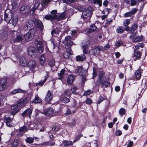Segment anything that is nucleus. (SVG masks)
I'll use <instances>...</instances> for the list:
<instances>
[{
  "mask_svg": "<svg viewBox=\"0 0 147 147\" xmlns=\"http://www.w3.org/2000/svg\"><path fill=\"white\" fill-rule=\"evenodd\" d=\"M97 29V27L95 26V24H93L91 25L90 29H87L86 31L88 33H90L96 31Z\"/></svg>",
  "mask_w": 147,
  "mask_h": 147,
  "instance_id": "nucleus-21",
  "label": "nucleus"
},
{
  "mask_svg": "<svg viewBox=\"0 0 147 147\" xmlns=\"http://www.w3.org/2000/svg\"><path fill=\"white\" fill-rule=\"evenodd\" d=\"M20 143V141L18 139H15L13 142L12 147H18Z\"/></svg>",
  "mask_w": 147,
  "mask_h": 147,
  "instance_id": "nucleus-36",
  "label": "nucleus"
},
{
  "mask_svg": "<svg viewBox=\"0 0 147 147\" xmlns=\"http://www.w3.org/2000/svg\"><path fill=\"white\" fill-rule=\"evenodd\" d=\"M77 89V88L76 86H74L73 87H72L71 89V90L72 91V93L73 94H76V93L75 92Z\"/></svg>",
  "mask_w": 147,
  "mask_h": 147,
  "instance_id": "nucleus-60",
  "label": "nucleus"
},
{
  "mask_svg": "<svg viewBox=\"0 0 147 147\" xmlns=\"http://www.w3.org/2000/svg\"><path fill=\"white\" fill-rule=\"evenodd\" d=\"M28 130V129L27 125H24L23 127H20L19 129L20 131L23 133H25Z\"/></svg>",
  "mask_w": 147,
  "mask_h": 147,
  "instance_id": "nucleus-34",
  "label": "nucleus"
},
{
  "mask_svg": "<svg viewBox=\"0 0 147 147\" xmlns=\"http://www.w3.org/2000/svg\"><path fill=\"white\" fill-rule=\"evenodd\" d=\"M25 91L22 90L21 89H17L13 90L10 92V94L11 95L15 94L16 93H24Z\"/></svg>",
  "mask_w": 147,
  "mask_h": 147,
  "instance_id": "nucleus-27",
  "label": "nucleus"
},
{
  "mask_svg": "<svg viewBox=\"0 0 147 147\" xmlns=\"http://www.w3.org/2000/svg\"><path fill=\"white\" fill-rule=\"evenodd\" d=\"M4 121V122L6 123L7 126L8 127H11L13 126V125L11 123V119L10 117H5Z\"/></svg>",
  "mask_w": 147,
  "mask_h": 147,
  "instance_id": "nucleus-12",
  "label": "nucleus"
},
{
  "mask_svg": "<svg viewBox=\"0 0 147 147\" xmlns=\"http://www.w3.org/2000/svg\"><path fill=\"white\" fill-rule=\"evenodd\" d=\"M130 38L134 42H137L141 41L143 39L142 36H137L134 37L133 35H131L130 36Z\"/></svg>",
  "mask_w": 147,
  "mask_h": 147,
  "instance_id": "nucleus-9",
  "label": "nucleus"
},
{
  "mask_svg": "<svg viewBox=\"0 0 147 147\" xmlns=\"http://www.w3.org/2000/svg\"><path fill=\"white\" fill-rule=\"evenodd\" d=\"M104 49L102 47L95 46L90 51V53L91 55H98L100 51H103Z\"/></svg>",
  "mask_w": 147,
  "mask_h": 147,
  "instance_id": "nucleus-2",
  "label": "nucleus"
},
{
  "mask_svg": "<svg viewBox=\"0 0 147 147\" xmlns=\"http://www.w3.org/2000/svg\"><path fill=\"white\" fill-rule=\"evenodd\" d=\"M66 15L67 14L65 11L61 13L59 16H57V20L59 21L63 19L64 18L66 17Z\"/></svg>",
  "mask_w": 147,
  "mask_h": 147,
  "instance_id": "nucleus-29",
  "label": "nucleus"
},
{
  "mask_svg": "<svg viewBox=\"0 0 147 147\" xmlns=\"http://www.w3.org/2000/svg\"><path fill=\"white\" fill-rule=\"evenodd\" d=\"M11 108V109L13 111L11 113V114L13 116L20 109L19 108L16 104L12 106Z\"/></svg>",
  "mask_w": 147,
  "mask_h": 147,
  "instance_id": "nucleus-18",
  "label": "nucleus"
},
{
  "mask_svg": "<svg viewBox=\"0 0 147 147\" xmlns=\"http://www.w3.org/2000/svg\"><path fill=\"white\" fill-rule=\"evenodd\" d=\"M63 147H67L73 144L74 142L70 141L64 140L62 142Z\"/></svg>",
  "mask_w": 147,
  "mask_h": 147,
  "instance_id": "nucleus-19",
  "label": "nucleus"
},
{
  "mask_svg": "<svg viewBox=\"0 0 147 147\" xmlns=\"http://www.w3.org/2000/svg\"><path fill=\"white\" fill-rule=\"evenodd\" d=\"M42 101V100L38 96H36L33 100L32 102L34 103H39L41 102Z\"/></svg>",
  "mask_w": 147,
  "mask_h": 147,
  "instance_id": "nucleus-37",
  "label": "nucleus"
},
{
  "mask_svg": "<svg viewBox=\"0 0 147 147\" xmlns=\"http://www.w3.org/2000/svg\"><path fill=\"white\" fill-rule=\"evenodd\" d=\"M53 92L50 90H49L46 95L45 100L48 101H49L51 100L53 97Z\"/></svg>",
  "mask_w": 147,
  "mask_h": 147,
  "instance_id": "nucleus-17",
  "label": "nucleus"
},
{
  "mask_svg": "<svg viewBox=\"0 0 147 147\" xmlns=\"http://www.w3.org/2000/svg\"><path fill=\"white\" fill-rule=\"evenodd\" d=\"M65 72V70L63 69H62L60 73L58 74V76H59L58 78L59 79L62 80V79L64 78Z\"/></svg>",
  "mask_w": 147,
  "mask_h": 147,
  "instance_id": "nucleus-39",
  "label": "nucleus"
},
{
  "mask_svg": "<svg viewBox=\"0 0 147 147\" xmlns=\"http://www.w3.org/2000/svg\"><path fill=\"white\" fill-rule=\"evenodd\" d=\"M28 129L33 130L34 129H37V127H36L35 126H36V125L34 123H29L27 125Z\"/></svg>",
  "mask_w": 147,
  "mask_h": 147,
  "instance_id": "nucleus-28",
  "label": "nucleus"
},
{
  "mask_svg": "<svg viewBox=\"0 0 147 147\" xmlns=\"http://www.w3.org/2000/svg\"><path fill=\"white\" fill-rule=\"evenodd\" d=\"M33 21L36 27H37L40 30H43L44 28V26L41 21L36 18L34 19Z\"/></svg>",
  "mask_w": 147,
  "mask_h": 147,
  "instance_id": "nucleus-5",
  "label": "nucleus"
},
{
  "mask_svg": "<svg viewBox=\"0 0 147 147\" xmlns=\"http://www.w3.org/2000/svg\"><path fill=\"white\" fill-rule=\"evenodd\" d=\"M34 140V139L33 137H27L25 140V141L27 143L31 144L32 143Z\"/></svg>",
  "mask_w": 147,
  "mask_h": 147,
  "instance_id": "nucleus-42",
  "label": "nucleus"
},
{
  "mask_svg": "<svg viewBox=\"0 0 147 147\" xmlns=\"http://www.w3.org/2000/svg\"><path fill=\"white\" fill-rule=\"evenodd\" d=\"M12 5L13 8L16 9L18 7V5L16 1H13L12 3Z\"/></svg>",
  "mask_w": 147,
  "mask_h": 147,
  "instance_id": "nucleus-54",
  "label": "nucleus"
},
{
  "mask_svg": "<svg viewBox=\"0 0 147 147\" xmlns=\"http://www.w3.org/2000/svg\"><path fill=\"white\" fill-rule=\"evenodd\" d=\"M32 24H31L30 22H26L23 26V29L24 30L26 31L28 30L32 26Z\"/></svg>",
  "mask_w": 147,
  "mask_h": 147,
  "instance_id": "nucleus-33",
  "label": "nucleus"
},
{
  "mask_svg": "<svg viewBox=\"0 0 147 147\" xmlns=\"http://www.w3.org/2000/svg\"><path fill=\"white\" fill-rule=\"evenodd\" d=\"M11 24L14 26H15L18 22V17L16 16H12L11 18Z\"/></svg>",
  "mask_w": 147,
  "mask_h": 147,
  "instance_id": "nucleus-26",
  "label": "nucleus"
},
{
  "mask_svg": "<svg viewBox=\"0 0 147 147\" xmlns=\"http://www.w3.org/2000/svg\"><path fill=\"white\" fill-rule=\"evenodd\" d=\"M92 2L95 4H98L99 7L102 5L101 0H92Z\"/></svg>",
  "mask_w": 147,
  "mask_h": 147,
  "instance_id": "nucleus-45",
  "label": "nucleus"
},
{
  "mask_svg": "<svg viewBox=\"0 0 147 147\" xmlns=\"http://www.w3.org/2000/svg\"><path fill=\"white\" fill-rule=\"evenodd\" d=\"M124 28L123 26H120L117 27L116 29V31L117 33L122 34L124 32Z\"/></svg>",
  "mask_w": 147,
  "mask_h": 147,
  "instance_id": "nucleus-35",
  "label": "nucleus"
},
{
  "mask_svg": "<svg viewBox=\"0 0 147 147\" xmlns=\"http://www.w3.org/2000/svg\"><path fill=\"white\" fill-rule=\"evenodd\" d=\"M137 1L135 0H131V1L130 5L131 6H134L136 4Z\"/></svg>",
  "mask_w": 147,
  "mask_h": 147,
  "instance_id": "nucleus-61",
  "label": "nucleus"
},
{
  "mask_svg": "<svg viewBox=\"0 0 147 147\" xmlns=\"http://www.w3.org/2000/svg\"><path fill=\"white\" fill-rule=\"evenodd\" d=\"M40 4L38 2L36 3L33 6L31 9V11H32V13H34L35 10L38 7Z\"/></svg>",
  "mask_w": 147,
  "mask_h": 147,
  "instance_id": "nucleus-43",
  "label": "nucleus"
},
{
  "mask_svg": "<svg viewBox=\"0 0 147 147\" xmlns=\"http://www.w3.org/2000/svg\"><path fill=\"white\" fill-rule=\"evenodd\" d=\"M76 77L75 76L72 75H69L67 78V83H73Z\"/></svg>",
  "mask_w": 147,
  "mask_h": 147,
  "instance_id": "nucleus-24",
  "label": "nucleus"
},
{
  "mask_svg": "<svg viewBox=\"0 0 147 147\" xmlns=\"http://www.w3.org/2000/svg\"><path fill=\"white\" fill-rule=\"evenodd\" d=\"M134 55L137 58H139L140 56V54L138 50H135Z\"/></svg>",
  "mask_w": 147,
  "mask_h": 147,
  "instance_id": "nucleus-47",
  "label": "nucleus"
},
{
  "mask_svg": "<svg viewBox=\"0 0 147 147\" xmlns=\"http://www.w3.org/2000/svg\"><path fill=\"white\" fill-rule=\"evenodd\" d=\"M36 30L35 28H33L25 35L24 36L26 40L28 41L31 40L35 33Z\"/></svg>",
  "mask_w": 147,
  "mask_h": 147,
  "instance_id": "nucleus-3",
  "label": "nucleus"
},
{
  "mask_svg": "<svg viewBox=\"0 0 147 147\" xmlns=\"http://www.w3.org/2000/svg\"><path fill=\"white\" fill-rule=\"evenodd\" d=\"M51 15H53V16H55L56 17L55 19H57V16L56 15V14L57 13V11L56 10H53L51 11Z\"/></svg>",
  "mask_w": 147,
  "mask_h": 147,
  "instance_id": "nucleus-52",
  "label": "nucleus"
},
{
  "mask_svg": "<svg viewBox=\"0 0 147 147\" xmlns=\"http://www.w3.org/2000/svg\"><path fill=\"white\" fill-rule=\"evenodd\" d=\"M75 111H73L72 112H71V111L70 109H67L66 112L65 113V116H67L72 113H75Z\"/></svg>",
  "mask_w": 147,
  "mask_h": 147,
  "instance_id": "nucleus-48",
  "label": "nucleus"
},
{
  "mask_svg": "<svg viewBox=\"0 0 147 147\" xmlns=\"http://www.w3.org/2000/svg\"><path fill=\"white\" fill-rule=\"evenodd\" d=\"M56 17L51 14H47L45 16L44 18L47 20H54L55 19Z\"/></svg>",
  "mask_w": 147,
  "mask_h": 147,
  "instance_id": "nucleus-30",
  "label": "nucleus"
},
{
  "mask_svg": "<svg viewBox=\"0 0 147 147\" xmlns=\"http://www.w3.org/2000/svg\"><path fill=\"white\" fill-rule=\"evenodd\" d=\"M66 52L69 53V54L72 55V52L70 47H67V48L65 47Z\"/></svg>",
  "mask_w": 147,
  "mask_h": 147,
  "instance_id": "nucleus-53",
  "label": "nucleus"
},
{
  "mask_svg": "<svg viewBox=\"0 0 147 147\" xmlns=\"http://www.w3.org/2000/svg\"><path fill=\"white\" fill-rule=\"evenodd\" d=\"M141 71L139 70H137L135 72V75L136 78L138 80H139L141 76Z\"/></svg>",
  "mask_w": 147,
  "mask_h": 147,
  "instance_id": "nucleus-40",
  "label": "nucleus"
},
{
  "mask_svg": "<svg viewBox=\"0 0 147 147\" xmlns=\"http://www.w3.org/2000/svg\"><path fill=\"white\" fill-rule=\"evenodd\" d=\"M123 44V42L122 41H120L117 42L115 44L116 46L117 47H119Z\"/></svg>",
  "mask_w": 147,
  "mask_h": 147,
  "instance_id": "nucleus-62",
  "label": "nucleus"
},
{
  "mask_svg": "<svg viewBox=\"0 0 147 147\" xmlns=\"http://www.w3.org/2000/svg\"><path fill=\"white\" fill-rule=\"evenodd\" d=\"M28 54L31 57H36L38 54V52L35 48L31 47L28 49Z\"/></svg>",
  "mask_w": 147,
  "mask_h": 147,
  "instance_id": "nucleus-6",
  "label": "nucleus"
},
{
  "mask_svg": "<svg viewBox=\"0 0 147 147\" xmlns=\"http://www.w3.org/2000/svg\"><path fill=\"white\" fill-rule=\"evenodd\" d=\"M23 40V38L22 36L21 35H18L16 39H15L13 40L14 43H15L16 42H21Z\"/></svg>",
  "mask_w": 147,
  "mask_h": 147,
  "instance_id": "nucleus-41",
  "label": "nucleus"
},
{
  "mask_svg": "<svg viewBox=\"0 0 147 147\" xmlns=\"http://www.w3.org/2000/svg\"><path fill=\"white\" fill-rule=\"evenodd\" d=\"M36 65V62L34 60L30 61L28 63V66L30 69L34 68Z\"/></svg>",
  "mask_w": 147,
  "mask_h": 147,
  "instance_id": "nucleus-23",
  "label": "nucleus"
},
{
  "mask_svg": "<svg viewBox=\"0 0 147 147\" xmlns=\"http://www.w3.org/2000/svg\"><path fill=\"white\" fill-rule=\"evenodd\" d=\"M51 0H42L41 4L43 7H46L48 5Z\"/></svg>",
  "mask_w": 147,
  "mask_h": 147,
  "instance_id": "nucleus-38",
  "label": "nucleus"
},
{
  "mask_svg": "<svg viewBox=\"0 0 147 147\" xmlns=\"http://www.w3.org/2000/svg\"><path fill=\"white\" fill-rule=\"evenodd\" d=\"M86 56L82 54L80 55L77 56L76 57V60L77 61H83L86 60Z\"/></svg>",
  "mask_w": 147,
  "mask_h": 147,
  "instance_id": "nucleus-25",
  "label": "nucleus"
},
{
  "mask_svg": "<svg viewBox=\"0 0 147 147\" xmlns=\"http://www.w3.org/2000/svg\"><path fill=\"white\" fill-rule=\"evenodd\" d=\"M49 63V65L51 67L53 66L55 64V61L53 59L50 60Z\"/></svg>",
  "mask_w": 147,
  "mask_h": 147,
  "instance_id": "nucleus-56",
  "label": "nucleus"
},
{
  "mask_svg": "<svg viewBox=\"0 0 147 147\" xmlns=\"http://www.w3.org/2000/svg\"><path fill=\"white\" fill-rule=\"evenodd\" d=\"M105 73L103 71L100 72L98 74L99 78L98 80V82L101 83L102 82V80L103 79V77L104 76Z\"/></svg>",
  "mask_w": 147,
  "mask_h": 147,
  "instance_id": "nucleus-31",
  "label": "nucleus"
},
{
  "mask_svg": "<svg viewBox=\"0 0 147 147\" xmlns=\"http://www.w3.org/2000/svg\"><path fill=\"white\" fill-rule=\"evenodd\" d=\"M130 24V20L129 19H126L124 20L123 22V25L125 27L124 28V30L127 31L129 30V27L128 25Z\"/></svg>",
  "mask_w": 147,
  "mask_h": 147,
  "instance_id": "nucleus-16",
  "label": "nucleus"
},
{
  "mask_svg": "<svg viewBox=\"0 0 147 147\" xmlns=\"http://www.w3.org/2000/svg\"><path fill=\"white\" fill-rule=\"evenodd\" d=\"M32 113V110L30 109H28L24 111L22 114L21 115L23 119L26 117L28 116L29 117L31 115Z\"/></svg>",
  "mask_w": 147,
  "mask_h": 147,
  "instance_id": "nucleus-8",
  "label": "nucleus"
},
{
  "mask_svg": "<svg viewBox=\"0 0 147 147\" xmlns=\"http://www.w3.org/2000/svg\"><path fill=\"white\" fill-rule=\"evenodd\" d=\"M69 98H67L66 97H61L60 99V101L62 103H67L70 101Z\"/></svg>",
  "mask_w": 147,
  "mask_h": 147,
  "instance_id": "nucleus-32",
  "label": "nucleus"
},
{
  "mask_svg": "<svg viewBox=\"0 0 147 147\" xmlns=\"http://www.w3.org/2000/svg\"><path fill=\"white\" fill-rule=\"evenodd\" d=\"M81 76L82 83H85L86 82V76L83 75Z\"/></svg>",
  "mask_w": 147,
  "mask_h": 147,
  "instance_id": "nucleus-63",
  "label": "nucleus"
},
{
  "mask_svg": "<svg viewBox=\"0 0 147 147\" xmlns=\"http://www.w3.org/2000/svg\"><path fill=\"white\" fill-rule=\"evenodd\" d=\"M44 112L45 115L46 116H53L54 115L53 110V108H51L47 109L45 111H44Z\"/></svg>",
  "mask_w": 147,
  "mask_h": 147,
  "instance_id": "nucleus-14",
  "label": "nucleus"
},
{
  "mask_svg": "<svg viewBox=\"0 0 147 147\" xmlns=\"http://www.w3.org/2000/svg\"><path fill=\"white\" fill-rule=\"evenodd\" d=\"M119 113L122 117L123 115H124L125 113V111L124 109L121 108L120 109L119 111Z\"/></svg>",
  "mask_w": 147,
  "mask_h": 147,
  "instance_id": "nucleus-49",
  "label": "nucleus"
},
{
  "mask_svg": "<svg viewBox=\"0 0 147 147\" xmlns=\"http://www.w3.org/2000/svg\"><path fill=\"white\" fill-rule=\"evenodd\" d=\"M30 7L27 5H24L20 8L21 13H26L29 12Z\"/></svg>",
  "mask_w": 147,
  "mask_h": 147,
  "instance_id": "nucleus-13",
  "label": "nucleus"
},
{
  "mask_svg": "<svg viewBox=\"0 0 147 147\" xmlns=\"http://www.w3.org/2000/svg\"><path fill=\"white\" fill-rule=\"evenodd\" d=\"M138 9L136 8H133L131 9V11L126 12L124 14L125 18L130 17L133 15H134L137 11Z\"/></svg>",
  "mask_w": 147,
  "mask_h": 147,
  "instance_id": "nucleus-11",
  "label": "nucleus"
},
{
  "mask_svg": "<svg viewBox=\"0 0 147 147\" xmlns=\"http://www.w3.org/2000/svg\"><path fill=\"white\" fill-rule=\"evenodd\" d=\"M104 100V98L102 96H100L98 98L97 101V103L100 104L102 101Z\"/></svg>",
  "mask_w": 147,
  "mask_h": 147,
  "instance_id": "nucleus-59",
  "label": "nucleus"
},
{
  "mask_svg": "<svg viewBox=\"0 0 147 147\" xmlns=\"http://www.w3.org/2000/svg\"><path fill=\"white\" fill-rule=\"evenodd\" d=\"M39 60L40 64L41 65H43L45 62V58L44 55L43 54L41 56Z\"/></svg>",
  "mask_w": 147,
  "mask_h": 147,
  "instance_id": "nucleus-44",
  "label": "nucleus"
},
{
  "mask_svg": "<svg viewBox=\"0 0 147 147\" xmlns=\"http://www.w3.org/2000/svg\"><path fill=\"white\" fill-rule=\"evenodd\" d=\"M138 27V25L137 24H134L130 28L129 27V33L131 34H133L134 32L135 31Z\"/></svg>",
  "mask_w": 147,
  "mask_h": 147,
  "instance_id": "nucleus-22",
  "label": "nucleus"
},
{
  "mask_svg": "<svg viewBox=\"0 0 147 147\" xmlns=\"http://www.w3.org/2000/svg\"><path fill=\"white\" fill-rule=\"evenodd\" d=\"M76 122L74 119H72L71 123H69V125L70 127H73L76 124Z\"/></svg>",
  "mask_w": 147,
  "mask_h": 147,
  "instance_id": "nucleus-50",
  "label": "nucleus"
},
{
  "mask_svg": "<svg viewBox=\"0 0 147 147\" xmlns=\"http://www.w3.org/2000/svg\"><path fill=\"white\" fill-rule=\"evenodd\" d=\"M83 135L82 134H80L78 136L76 137L75 139L74 140V142H75L76 141L79 140L80 138Z\"/></svg>",
  "mask_w": 147,
  "mask_h": 147,
  "instance_id": "nucleus-58",
  "label": "nucleus"
},
{
  "mask_svg": "<svg viewBox=\"0 0 147 147\" xmlns=\"http://www.w3.org/2000/svg\"><path fill=\"white\" fill-rule=\"evenodd\" d=\"M34 43L36 45L37 49L39 53H42L44 49L42 46V41L39 40H38L36 39L35 40Z\"/></svg>",
  "mask_w": 147,
  "mask_h": 147,
  "instance_id": "nucleus-4",
  "label": "nucleus"
},
{
  "mask_svg": "<svg viewBox=\"0 0 147 147\" xmlns=\"http://www.w3.org/2000/svg\"><path fill=\"white\" fill-rule=\"evenodd\" d=\"M93 92V90H91L90 89L88 90L87 91H85L83 94L84 96H87V95H89Z\"/></svg>",
  "mask_w": 147,
  "mask_h": 147,
  "instance_id": "nucleus-46",
  "label": "nucleus"
},
{
  "mask_svg": "<svg viewBox=\"0 0 147 147\" xmlns=\"http://www.w3.org/2000/svg\"><path fill=\"white\" fill-rule=\"evenodd\" d=\"M6 83H0V91L3 90L6 87Z\"/></svg>",
  "mask_w": 147,
  "mask_h": 147,
  "instance_id": "nucleus-55",
  "label": "nucleus"
},
{
  "mask_svg": "<svg viewBox=\"0 0 147 147\" xmlns=\"http://www.w3.org/2000/svg\"><path fill=\"white\" fill-rule=\"evenodd\" d=\"M19 62L20 64L23 66H25L26 65V60L25 57L23 56H20L19 58Z\"/></svg>",
  "mask_w": 147,
  "mask_h": 147,
  "instance_id": "nucleus-15",
  "label": "nucleus"
},
{
  "mask_svg": "<svg viewBox=\"0 0 147 147\" xmlns=\"http://www.w3.org/2000/svg\"><path fill=\"white\" fill-rule=\"evenodd\" d=\"M7 10L5 11L4 15V20L7 23H9L10 21L12 16V13L10 11L7 13Z\"/></svg>",
  "mask_w": 147,
  "mask_h": 147,
  "instance_id": "nucleus-10",
  "label": "nucleus"
},
{
  "mask_svg": "<svg viewBox=\"0 0 147 147\" xmlns=\"http://www.w3.org/2000/svg\"><path fill=\"white\" fill-rule=\"evenodd\" d=\"M92 12V7H89L83 11L82 15L81 16V19L85 20L88 18H90Z\"/></svg>",
  "mask_w": 147,
  "mask_h": 147,
  "instance_id": "nucleus-1",
  "label": "nucleus"
},
{
  "mask_svg": "<svg viewBox=\"0 0 147 147\" xmlns=\"http://www.w3.org/2000/svg\"><path fill=\"white\" fill-rule=\"evenodd\" d=\"M86 102L87 104L90 105L92 102V100L90 98H88L85 101Z\"/></svg>",
  "mask_w": 147,
  "mask_h": 147,
  "instance_id": "nucleus-57",
  "label": "nucleus"
},
{
  "mask_svg": "<svg viewBox=\"0 0 147 147\" xmlns=\"http://www.w3.org/2000/svg\"><path fill=\"white\" fill-rule=\"evenodd\" d=\"M116 135L117 136H120L122 134V132L121 131L119 130H117L115 133Z\"/></svg>",
  "mask_w": 147,
  "mask_h": 147,
  "instance_id": "nucleus-64",
  "label": "nucleus"
},
{
  "mask_svg": "<svg viewBox=\"0 0 147 147\" xmlns=\"http://www.w3.org/2000/svg\"><path fill=\"white\" fill-rule=\"evenodd\" d=\"M26 103V100L23 99H21L20 101H18L16 103L19 108L21 107H22L25 106Z\"/></svg>",
  "mask_w": 147,
  "mask_h": 147,
  "instance_id": "nucleus-20",
  "label": "nucleus"
},
{
  "mask_svg": "<svg viewBox=\"0 0 147 147\" xmlns=\"http://www.w3.org/2000/svg\"><path fill=\"white\" fill-rule=\"evenodd\" d=\"M71 55L68 52H65L63 54V56L64 58L67 59H69L70 58L69 56Z\"/></svg>",
  "mask_w": 147,
  "mask_h": 147,
  "instance_id": "nucleus-51",
  "label": "nucleus"
},
{
  "mask_svg": "<svg viewBox=\"0 0 147 147\" xmlns=\"http://www.w3.org/2000/svg\"><path fill=\"white\" fill-rule=\"evenodd\" d=\"M63 43L67 46H71L73 44V43L71 41V38L70 36H68L66 37Z\"/></svg>",
  "mask_w": 147,
  "mask_h": 147,
  "instance_id": "nucleus-7",
  "label": "nucleus"
}]
</instances>
